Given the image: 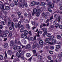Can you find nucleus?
Here are the masks:
<instances>
[{
	"mask_svg": "<svg viewBox=\"0 0 62 62\" xmlns=\"http://www.w3.org/2000/svg\"><path fill=\"white\" fill-rule=\"evenodd\" d=\"M8 43H5L4 46V48H6V47L8 46Z\"/></svg>",
	"mask_w": 62,
	"mask_h": 62,
	"instance_id": "obj_27",
	"label": "nucleus"
},
{
	"mask_svg": "<svg viewBox=\"0 0 62 62\" xmlns=\"http://www.w3.org/2000/svg\"><path fill=\"white\" fill-rule=\"evenodd\" d=\"M54 18H57L58 16H57V14H56L54 15Z\"/></svg>",
	"mask_w": 62,
	"mask_h": 62,
	"instance_id": "obj_57",
	"label": "nucleus"
},
{
	"mask_svg": "<svg viewBox=\"0 0 62 62\" xmlns=\"http://www.w3.org/2000/svg\"><path fill=\"white\" fill-rule=\"evenodd\" d=\"M40 10H37L36 9H33V12L35 13H37V12H38Z\"/></svg>",
	"mask_w": 62,
	"mask_h": 62,
	"instance_id": "obj_14",
	"label": "nucleus"
},
{
	"mask_svg": "<svg viewBox=\"0 0 62 62\" xmlns=\"http://www.w3.org/2000/svg\"><path fill=\"white\" fill-rule=\"evenodd\" d=\"M3 13L5 15H7L8 14V12H7L6 11H3Z\"/></svg>",
	"mask_w": 62,
	"mask_h": 62,
	"instance_id": "obj_39",
	"label": "nucleus"
},
{
	"mask_svg": "<svg viewBox=\"0 0 62 62\" xmlns=\"http://www.w3.org/2000/svg\"><path fill=\"white\" fill-rule=\"evenodd\" d=\"M40 4V3L39 2H35V5H38L39 4Z\"/></svg>",
	"mask_w": 62,
	"mask_h": 62,
	"instance_id": "obj_55",
	"label": "nucleus"
},
{
	"mask_svg": "<svg viewBox=\"0 0 62 62\" xmlns=\"http://www.w3.org/2000/svg\"><path fill=\"white\" fill-rule=\"evenodd\" d=\"M50 42V39L47 38V43H49Z\"/></svg>",
	"mask_w": 62,
	"mask_h": 62,
	"instance_id": "obj_35",
	"label": "nucleus"
},
{
	"mask_svg": "<svg viewBox=\"0 0 62 62\" xmlns=\"http://www.w3.org/2000/svg\"><path fill=\"white\" fill-rule=\"evenodd\" d=\"M47 5H49L50 4V1H48V0H47Z\"/></svg>",
	"mask_w": 62,
	"mask_h": 62,
	"instance_id": "obj_60",
	"label": "nucleus"
},
{
	"mask_svg": "<svg viewBox=\"0 0 62 62\" xmlns=\"http://www.w3.org/2000/svg\"><path fill=\"white\" fill-rule=\"evenodd\" d=\"M21 37L23 39H26L27 38V36L25 34H22L21 35Z\"/></svg>",
	"mask_w": 62,
	"mask_h": 62,
	"instance_id": "obj_8",
	"label": "nucleus"
},
{
	"mask_svg": "<svg viewBox=\"0 0 62 62\" xmlns=\"http://www.w3.org/2000/svg\"><path fill=\"white\" fill-rule=\"evenodd\" d=\"M24 33L26 35H28L29 34V32L27 30H25L23 31Z\"/></svg>",
	"mask_w": 62,
	"mask_h": 62,
	"instance_id": "obj_19",
	"label": "nucleus"
},
{
	"mask_svg": "<svg viewBox=\"0 0 62 62\" xmlns=\"http://www.w3.org/2000/svg\"><path fill=\"white\" fill-rule=\"evenodd\" d=\"M47 37H51V34L50 33H47Z\"/></svg>",
	"mask_w": 62,
	"mask_h": 62,
	"instance_id": "obj_34",
	"label": "nucleus"
},
{
	"mask_svg": "<svg viewBox=\"0 0 62 62\" xmlns=\"http://www.w3.org/2000/svg\"><path fill=\"white\" fill-rule=\"evenodd\" d=\"M48 10L49 12H52V10H51V9L50 8H48Z\"/></svg>",
	"mask_w": 62,
	"mask_h": 62,
	"instance_id": "obj_50",
	"label": "nucleus"
},
{
	"mask_svg": "<svg viewBox=\"0 0 62 62\" xmlns=\"http://www.w3.org/2000/svg\"><path fill=\"white\" fill-rule=\"evenodd\" d=\"M3 59V57L1 55H0V60H1Z\"/></svg>",
	"mask_w": 62,
	"mask_h": 62,
	"instance_id": "obj_40",
	"label": "nucleus"
},
{
	"mask_svg": "<svg viewBox=\"0 0 62 62\" xmlns=\"http://www.w3.org/2000/svg\"><path fill=\"white\" fill-rule=\"evenodd\" d=\"M40 12H41V10H40L39 11L36 13V16H37V17L39 16V15H40Z\"/></svg>",
	"mask_w": 62,
	"mask_h": 62,
	"instance_id": "obj_11",
	"label": "nucleus"
},
{
	"mask_svg": "<svg viewBox=\"0 0 62 62\" xmlns=\"http://www.w3.org/2000/svg\"><path fill=\"white\" fill-rule=\"evenodd\" d=\"M59 26V24L57 23L56 24L55 27L56 28H57V27H58Z\"/></svg>",
	"mask_w": 62,
	"mask_h": 62,
	"instance_id": "obj_49",
	"label": "nucleus"
},
{
	"mask_svg": "<svg viewBox=\"0 0 62 62\" xmlns=\"http://www.w3.org/2000/svg\"><path fill=\"white\" fill-rule=\"evenodd\" d=\"M34 54H36V51L35 50H33L32 51Z\"/></svg>",
	"mask_w": 62,
	"mask_h": 62,
	"instance_id": "obj_53",
	"label": "nucleus"
},
{
	"mask_svg": "<svg viewBox=\"0 0 62 62\" xmlns=\"http://www.w3.org/2000/svg\"><path fill=\"white\" fill-rule=\"evenodd\" d=\"M43 32L44 33L43 34V36H45V35L47 34V29L46 28H43Z\"/></svg>",
	"mask_w": 62,
	"mask_h": 62,
	"instance_id": "obj_7",
	"label": "nucleus"
},
{
	"mask_svg": "<svg viewBox=\"0 0 62 62\" xmlns=\"http://www.w3.org/2000/svg\"><path fill=\"white\" fill-rule=\"evenodd\" d=\"M54 7V4H50L48 6L49 8H53Z\"/></svg>",
	"mask_w": 62,
	"mask_h": 62,
	"instance_id": "obj_15",
	"label": "nucleus"
},
{
	"mask_svg": "<svg viewBox=\"0 0 62 62\" xmlns=\"http://www.w3.org/2000/svg\"><path fill=\"white\" fill-rule=\"evenodd\" d=\"M36 4V2L35 1H32L31 3V6H34Z\"/></svg>",
	"mask_w": 62,
	"mask_h": 62,
	"instance_id": "obj_17",
	"label": "nucleus"
},
{
	"mask_svg": "<svg viewBox=\"0 0 62 62\" xmlns=\"http://www.w3.org/2000/svg\"><path fill=\"white\" fill-rule=\"evenodd\" d=\"M22 24V23L20 21L18 23V24L17 23H16L15 25V26L16 28H17L18 27L20 28L21 27V24Z\"/></svg>",
	"mask_w": 62,
	"mask_h": 62,
	"instance_id": "obj_1",
	"label": "nucleus"
},
{
	"mask_svg": "<svg viewBox=\"0 0 62 62\" xmlns=\"http://www.w3.org/2000/svg\"><path fill=\"white\" fill-rule=\"evenodd\" d=\"M26 56L27 57H30V56H31V54L29 53H27L26 54Z\"/></svg>",
	"mask_w": 62,
	"mask_h": 62,
	"instance_id": "obj_18",
	"label": "nucleus"
},
{
	"mask_svg": "<svg viewBox=\"0 0 62 62\" xmlns=\"http://www.w3.org/2000/svg\"><path fill=\"white\" fill-rule=\"evenodd\" d=\"M7 35L6 34H4L3 35L1 34L0 35V37H1L2 38H3V37H6Z\"/></svg>",
	"mask_w": 62,
	"mask_h": 62,
	"instance_id": "obj_21",
	"label": "nucleus"
},
{
	"mask_svg": "<svg viewBox=\"0 0 62 62\" xmlns=\"http://www.w3.org/2000/svg\"><path fill=\"white\" fill-rule=\"evenodd\" d=\"M38 58L39 59H40V60L42 59V57L41 55H39L38 56Z\"/></svg>",
	"mask_w": 62,
	"mask_h": 62,
	"instance_id": "obj_26",
	"label": "nucleus"
},
{
	"mask_svg": "<svg viewBox=\"0 0 62 62\" xmlns=\"http://www.w3.org/2000/svg\"><path fill=\"white\" fill-rule=\"evenodd\" d=\"M14 26V23L13 22L11 23V26H10L9 29L10 30H12V28Z\"/></svg>",
	"mask_w": 62,
	"mask_h": 62,
	"instance_id": "obj_9",
	"label": "nucleus"
},
{
	"mask_svg": "<svg viewBox=\"0 0 62 62\" xmlns=\"http://www.w3.org/2000/svg\"><path fill=\"white\" fill-rule=\"evenodd\" d=\"M57 38L58 39H60L61 38V36L60 35H57Z\"/></svg>",
	"mask_w": 62,
	"mask_h": 62,
	"instance_id": "obj_30",
	"label": "nucleus"
},
{
	"mask_svg": "<svg viewBox=\"0 0 62 62\" xmlns=\"http://www.w3.org/2000/svg\"><path fill=\"white\" fill-rule=\"evenodd\" d=\"M13 21L14 22H18V20L16 18H14L13 20Z\"/></svg>",
	"mask_w": 62,
	"mask_h": 62,
	"instance_id": "obj_37",
	"label": "nucleus"
},
{
	"mask_svg": "<svg viewBox=\"0 0 62 62\" xmlns=\"http://www.w3.org/2000/svg\"><path fill=\"white\" fill-rule=\"evenodd\" d=\"M24 28V26L23 25H22L21 26V29H23Z\"/></svg>",
	"mask_w": 62,
	"mask_h": 62,
	"instance_id": "obj_52",
	"label": "nucleus"
},
{
	"mask_svg": "<svg viewBox=\"0 0 62 62\" xmlns=\"http://www.w3.org/2000/svg\"><path fill=\"white\" fill-rule=\"evenodd\" d=\"M8 54L11 55V51L10 50H8Z\"/></svg>",
	"mask_w": 62,
	"mask_h": 62,
	"instance_id": "obj_28",
	"label": "nucleus"
},
{
	"mask_svg": "<svg viewBox=\"0 0 62 62\" xmlns=\"http://www.w3.org/2000/svg\"><path fill=\"white\" fill-rule=\"evenodd\" d=\"M20 2H22L23 3H24L25 2V0H20Z\"/></svg>",
	"mask_w": 62,
	"mask_h": 62,
	"instance_id": "obj_58",
	"label": "nucleus"
},
{
	"mask_svg": "<svg viewBox=\"0 0 62 62\" xmlns=\"http://www.w3.org/2000/svg\"><path fill=\"white\" fill-rule=\"evenodd\" d=\"M0 9H1L2 11H4V10H5L4 7H3V6H2L1 7V6H0Z\"/></svg>",
	"mask_w": 62,
	"mask_h": 62,
	"instance_id": "obj_29",
	"label": "nucleus"
},
{
	"mask_svg": "<svg viewBox=\"0 0 62 62\" xmlns=\"http://www.w3.org/2000/svg\"><path fill=\"white\" fill-rule=\"evenodd\" d=\"M47 58L49 60H51L52 59V58L50 56H47Z\"/></svg>",
	"mask_w": 62,
	"mask_h": 62,
	"instance_id": "obj_38",
	"label": "nucleus"
},
{
	"mask_svg": "<svg viewBox=\"0 0 62 62\" xmlns=\"http://www.w3.org/2000/svg\"><path fill=\"white\" fill-rule=\"evenodd\" d=\"M3 3L2 2L0 1V5L1 6V7H3Z\"/></svg>",
	"mask_w": 62,
	"mask_h": 62,
	"instance_id": "obj_51",
	"label": "nucleus"
},
{
	"mask_svg": "<svg viewBox=\"0 0 62 62\" xmlns=\"http://www.w3.org/2000/svg\"><path fill=\"white\" fill-rule=\"evenodd\" d=\"M49 53L51 54H53V52L52 51H49Z\"/></svg>",
	"mask_w": 62,
	"mask_h": 62,
	"instance_id": "obj_56",
	"label": "nucleus"
},
{
	"mask_svg": "<svg viewBox=\"0 0 62 62\" xmlns=\"http://www.w3.org/2000/svg\"><path fill=\"white\" fill-rule=\"evenodd\" d=\"M14 44V42H13V41L11 40L10 41V45L11 46H13Z\"/></svg>",
	"mask_w": 62,
	"mask_h": 62,
	"instance_id": "obj_23",
	"label": "nucleus"
},
{
	"mask_svg": "<svg viewBox=\"0 0 62 62\" xmlns=\"http://www.w3.org/2000/svg\"><path fill=\"white\" fill-rule=\"evenodd\" d=\"M22 42H26V41L24 39H22Z\"/></svg>",
	"mask_w": 62,
	"mask_h": 62,
	"instance_id": "obj_47",
	"label": "nucleus"
},
{
	"mask_svg": "<svg viewBox=\"0 0 62 62\" xmlns=\"http://www.w3.org/2000/svg\"><path fill=\"white\" fill-rule=\"evenodd\" d=\"M8 25L9 26V25H11V21H10L8 22Z\"/></svg>",
	"mask_w": 62,
	"mask_h": 62,
	"instance_id": "obj_42",
	"label": "nucleus"
},
{
	"mask_svg": "<svg viewBox=\"0 0 62 62\" xmlns=\"http://www.w3.org/2000/svg\"><path fill=\"white\" fill-rule=\"evenodd\" d=\"M59 27L60 29H62V25H59Z\"/></svg>",
	"mask_w": 62,
	"mask_h": 62,
	"instance_id": "obj_64",
	"label": "nucleus"
},
{
	"mask_svg": "<svg viewBox=\"0 0 62 62\" xmlns=\"http://www.w3.org/2000/svg\"><path fill=\"white\" fill-rule=\"evenodd\" d=\"M21 48H22L21 47L19 46H18L16 47V50H20Z\"/></svg>",
	"mask_w": 62,
	"mask_h": 62,
	"instance_id": "obj_24",
	"label": "nucleus"
},
{
	"mask_svg": "<svg viewBox=\"0 0 62 62\" xmlns=\"http://www.w3.org/2000/svg\"><path fill=\"white\" fill-rule=\"evenodd\" d=\"M29 35H30V36H31L32 35V33L31 32V31H29Z\"/></svg>",
	"mask_w": 62,
	"mask_h": 62,
	"instance_id": "obj_41",
	"label": "nucleus"
},
{
	"mask_svg": "<svg viewBox=\"0 0 62 62\" xmlns=\"http://www.w3.org/2000/svg\"><path fill=\"white\" fill-rule=\"evenodd\" d=\"M38 46H39V45H37V43L36 42H34L33 43V45L32 47V49H33L35 48L36 47H38Z\"/></svg>",
	"mask_w": 62,
	"mask_h": 62,
	"instance_id": "obj_5",
	"label": "nucleus"
},
{
	"mask_svg": "<svg viewBox=\"0 0 62 62\" xmlns=\"http://www.w3.org/2000/svg\"><path fill=\"white\" fill-rule=\"evenodd\" d=\"M10 5L11 7H13V6H14V4L13 3H10Z\"/></svg>",
	"mask_w": 62,
	"mask_h": 62,
	"instance_id": "obj_45",
	"label": "nucleus"
},
{
	"mask_svg": "<svg viewBox=\"0 0 62 62\" xmlns=\"http://www.w3.org/2000/svg\"><path fill=\"white\" fill-rule=\"evenodd\" d=\"M3 14H2L0 13V18H3Z\"/></svg>",
	"mask_w": 62,
	"mask_h": 62,
	"instance_id": "obj_63",
	"label": "nucleus"
},
{
	"mask_svg": "<svg viewBox=\"0 0 62 62\" xmlns=\"http://www.w3.org/2000/svg\"><path fill=\"white\" fill-rule=\"evenodd\" d=\"M18 61H19V59L16 58L15 60L13 61V62H18Z\"/></svg>",
	"mask_w": 62,
	"mask_h": 62,
	"instance_id": "obj_32",
	"label": "nucleus"
},
{
	"mask_svg": "<svg viewBox=\"0 0 62 62\" xmlns=\"http://www.w3.org/2000/svg\"><path fill=\"white\" fill-rule=\"evenodd\" d=\"M15 42V44H20V45L21 44V43L20 41L19 40H18V39L17 38L16 39V40Z\"/></svg>",
	"mask_w": 62,
	"mask_h": 62,
	"instance_id": "obj_4",
	"label": "nucleus"
},
{
	"mask_svg": "<svg viewBox=\"0 0 62 62\" xmlns=\"http://www.w3.org/2000/svg\"><path fill=\"white\" fill-rule=\"evenodd\" d=\"M42 15L43 17H44V18L45 19H47V14L43 13L42 14Z\"/></svg>",
	"mask_w": 62,
	"mask_h": 62,
	"instance_id": "obj_12",
	"label": "nucleus"
},
{
	"mask_svg": "<svg viewBox=\"0 0 62 62\" xmlns=\"http://www.w3.org/2000/svg\"><path fill=\"white\" fill-rule=\"evenodd\" d=\"M16 14H17L18 16L19 17L21 16V13L20 12H18L17 13H16Z\"/></svg>",
	"mask_w": 62,
	"mask_h": 62,
	"instance_id": "obj_43",
	"label": "nucleus"
},
{
	"mask_svg": "<svg viewBox=\"0 0 62 62\" xmlns=\"http://www.w3.org/2000/svg\"><path fill=\"white\" fill-rule=\"evenodd\" d=\"M26 27L28 30H29L30 29V27L29 24H27L26 25Z\"/></svg>",
	"mask_w": 62,
	"mask_h": 62,
	"instance_id": "obj_16",
	"label": "nucleus"
},
{
	"mask_svg": "<svg viewBox=\"0 0 62 62\" xmlns=\"http://www.w3.org/2000/svg\"><path fill=\"white\" fill-rule=\"evenodd\" d=\"M31 23L32 25H34L35 24V22L33 21H31Z\"/></svg>",
	"mask_w": 62,
	"mask_h": 62,
	"instance_id": "obj_59",
	"label": "nucleus"
},
{
	"mask_svg": "<svg viewBox=\"0 0 62 62\" xmlns=\"http://www.w3.org/2000/svg\"><path fill=\"white\" fill-rule=\"evenodd\" d=\"M20 21L21 23H23V22H24L25 23H29V21H28L27 19L25 20V19H23L22 20H20Z\"/></svg>",
	"mask_w": 62,
	"mask_h": 62,
	"instance_id": "obj_3",
	"label": "nucleus"
},
{
	"mask_svg": "<svg viewBox=\"0 0 62 62\" xmlns=\"http://www.w3.org/2000/svg\"><path fill=\"white\" fill-rule=\"evenodd\" d=\"M25 47L26 49H28V50H29V49H30L31 48V46H30V45L29 44H28Z\"/></svg>",
	"mask_w": 62,
	"mask_h": 62,
	"instance_id": "obj_13",
	"label": "nucleus"
},
{
	"mask_svg": "<svg viewBox=\"0 0 62 62\" xmlns=\"http://www.w3.org/2000/svg\"><path fill=\"white\" fill-rule=\"evenodd\" d=\"M55 50L56 52H58V51H59V49L56 48V49H55Z\"/></svg>",
	"mask_w": 62,
	"mask_h": 62,
	"instance_id": "obj_62",
	"label": "nucleus"
},
{
	"mask_svg": "<svg viewBox=\"0 0 62 62\" xmlns=\"http://www.w3.org/2000/svg\"><path fill=\"white\" fill-rule=\"evenodd\" d=\"M37 38V35H36L34 37V38L33 37H31L30 38V39L31 41L32 42L34 40H36V38Z\"/></svg>",
	"mask_w": 62,
	"mask_h": 62,
	"instance_id": "obj_6",
	"label": "nucleus"
},
{
	"mask_svg": "<svg viewBox=\"0 0 62 62\" xmlns=\"http://www.w3.org/2000/svg\"><path fill=\"white\" fill-rule=\"evenodd\" d=\"M18 5L19 7L21 8H24V5L23 3H21L20 2H18Z\"/></svg>",
	"mask_w": 62,
	"mask_h": 62,
	"instance_id": "obj_2",
	"label": "nucleus"
},
{
	"mask_svg": "<svg viewBox=\"0 0 62 62\" xmlns=\"http://www.w3.org/2000/svg\"><path fill=\"white\" fill-rule=\"evenodd\" d=\"M39 44L40 45H42L43 44V41L42 40H40L39 42Z\"/></svg>",
	"mask_w": 62,
	"mask_h": 62,
	"instance_id": "obj_22",
	"label": "nucleus"
},
{
	"mask_svg": "<svg viewBox=\"0 0 62 62\" xmlns=\"http://www.w3.org/2000/svg\"><path fill=\"white\" fill-rule=\"evenodd\" d=\"M52 42L53 43H56V41L55 39H53L52 40Z\"/></svg>",
	"mask_w": 62,
	"mask_h": 62,
	"instance_id": "obj_31",
	"label": "nucleus"
},
{
	"mask_svg": "<svg viewBox=\"0 0 62 62\" xmlns=\"http://www.w3.org/2000/svg\"><path fill=\"white\" fill-rule=\"evenodd\" d=\"M56 48L57 49H59L60 48V46L59 45H57L56 46Z\"/></svg>",
	"mask_w": 62,
	"mask_h": 62,
	"instance_id": "obj_33",
	"label": "nucleus"
},
{
	"mask_svg": "<svg viewBox=\"0 0 62 62\" xmlns=\"http://www.w3.org/2000/svg\"><path fill=\"white\" fill-rule=\"evenodd\" d=\"M0 23L2 25H4L6 24V23L4 21H1L0 22Z\"/></svg>",
	"mask_w": 62,
	"mask_h": 62,
	"instance_id": "obj_25",
	"label": "nucleus"
},
{
	"mask_svg": "<svg viewBox=\"0 0 62 62\" xmlns=\"http://www.w3.org/2000/svg\"><path fill=\"white\" fill-rule=\"evenodd\" d=\"M5 8L6 10H9V7L8 6H6L5 7Z\"/></svg>",
	"mask_w": 62,
	"mask_h": 62,
	"instance_id": "obj_20",
	"label": "nucleus"
},
{
	"mask_svg": "<svg viewBox=\"0 0 62 62\" xmlns=\"http://www.w3.org/2000/svg\"><path fill=\"white\" fill-rule=\"evenodd\" d=\"M5 57L6 58H8V57L7 56V53H6V52H5Z\"/></svg>",
	"mask_w": 62,
	"mask_h": 62,
	"instance_id": "obj_46",
	"label": "nucleus"
},
{
	"mask_svg": "<svg viewBox=\"0 0 62 62\" xmlns=\"http://www.w3.org/2000/svg\"><path fill=\"white\" fill-rule=\"evenodd\" d=\"M13 49L14 50L17 49V46H13Z\"/></svg>",
	"mask_w": 62,
	"mask_h": 62,
	"instance_id": "obj_44",
	"label": "nucleus"
},
{
	"mask_svg": "<svg viewBox=\"0 0 62 62\" xmlns=\"http://www.w3.org/2000/svg\"><path fill=\"white\" fill-rule=\"evenodd\" d=\"M32 57H31L28 60V61H31V60H32Z\"/></svg>",
	"mask_w": 62,
	"mask_h": 62,
	"instance_id": "obj_54",
	"label": "nucleus"
},
{
	"mask_svg": "<svg viewBox=\"0 0 62 62\" xmlns=\"http://www.w3.org/2000/svg\"><path fill=\"white\" fill-rule=\"evenodd\" d=\"M45 5H46V4L44 3L41 2V6H44Z\"/></svg>",
	"mask_w": 62,
	"mask_h": 62,
	"instance_id": "obj_48",
	"label": "nucleus"
},
{
	"mask_svg": "<svg viewBox=\"0 0 62 62\" xmlns=\"http://www.w3.org/2000/svg\"><path fill=\"white\" fill-rule=\"evenodd\" d=\"M16 56H18L19 58L21 57V54L19 52H18L16 53Z\"/></svg>",
	"mask_w": 62,
	"mask_h": 62,
	"instance_id": "obj_10",
	"label": "nucleus"
},
{
	"mask_svg": "<svg viewBox=\"0 0 62 62\" xmlns=\"http://www.w3.org/2000/svg\"><path fill=\"white\" fill-rule=\"evenodd\" d=\"M5 34H8L9 33V31L8 30H6L5 31Z\"/></svg>",
	"mask_w": 62,
	"mask_h": 62,
	"instance_id": "obj_36",
	"label": "nucleus"
},
{
	"mask_svg": "<svg viewBox=\"0 0 62 62\" xmlns=\"http://www.w3.org/2000/svg\"><path fill=\"white\" fill-rule=\"evenodd\" d=\"M27 15H28V14L27 13H25L24 14V16L25 17H26L27 16Z\"/></svg>",
	"mask_w": 62,
	"mask_h": 62,
	"instance_id": "obj_61",
	"label": "nucleus"
}]
</instances>
